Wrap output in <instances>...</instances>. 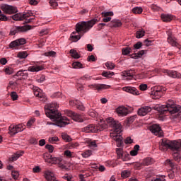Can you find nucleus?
<instances>
[{
  "label": "nucleus",
  "instance_id": "1",
  "mask_svg": "<svg viewBox=\"0 0 181 181\" xmlns=\"http://www.w3.org/2000/svg\"><path fill=\"white\" fill-rule=\"evenodd\" d=\"M45 115L50 119H53L55 122V125L62 128L70 124V120L66 117V116H62V114L59 112L57 108L59 105L56 103H49L45 106Z\"/></svg>",
  "mask_w": 181,
  "mask_h": 181
},
{
  "label": "nucleus",
  "instance_id": "2",
  "mask_svg": "<svg viewBox=\"0 0 181 181\" xmlns=\"http://www.w3.org/2000/svg\"><path fill=\"white\" fill-rule=\"evenodd\" d=\"M97 22H98L97 18H93L88 21L78 22L76 25V31L73 32L71 34L70 38L71 39L72 42H78V40L81 39L82 36H84L85 33H87V32H90V30H91L93 26H94Z\"/></svg>",
  "mask_w": 181,
  "mask_h": 181
},
{
  "label": "nucleus",
  "instance_id": "3",
  "mask_svg": "<svg viewBox=\"0 0 181 181\" xmlns=\"http://www.w3.org/2000/svg\"><path fill=\"white\" fill-rule=\"evenodd\" d=\"M161 151H168L170 149L173 153V156L176 162H180L181 153V140L170 141L168 139H161V144L160 145Z\"/></svg>",
  "mask_w": 181,
  "mask_h": 181
},
{
  "label": "nucleus",
  "instance_id": "4",
  "mask_svg": "<svg viewBox=\"0 0 181 181\" xmlns=\"http://www.w3.org/2000/svg\"><path fill=\"white\" fill-rule=\"evenodd\" d=\"M107 124L109 127L112 128V132L110 133L111 138H113L115 141L117 142V146L118 148H121L123 146L124 141H122V136H121V130L122 126L119 122L114 120L112 117H109L106 119Z\"/></svg>",
  "mask_w": 181,
  "mask_h": 181
},
{
  "label": "nucleus",
  "instance_id": "5",
  "mask_svg": "<svg viewBox=\"0 0 181 181\" xmlns=\"http://www.w3.org/2000/svg\"><path fill=\"white\" fill-rule=\"evenodd\" d=\"M160 114H168L169 112L170 114H177V116L181 118V107L180 106H176L173 104H165L162 105L159 110H158Z\"/></svg>",
  "mask_w": 181,
  "mask_h": 181
},
{
  "label": "nucleus",
  "instance_id": "6",
  "mask_svg": "<svg viewBox=\"0 0 181 181\" xmlns=\"http://www.w3.org/2000/svg\"><path fill=\"white\" fill-rule=\"evenodd\" d=\"M166 88L162 86H156L151 91V97L153 100H158L163 94H165Z\"/></svg>",
  "mask_w": 181,
  "mask_h": 181
},
{
  "label": "nucleus",
  "instance_id": "7",
  "mask_svg": "<svg viewBox=\"0 0 181 181\" xmlns=\"http://www.w3.org/2000/svg\"><path fill=\"white\" fill-rule=\"evenodd\" d=\"M30 29H32V25H29L23 26H16L11 30L10 34L11 35V36H13V35H16V33H23V32H28V30H30Z\"/></svg>",
  "mask_w": 181,
  "mask_h": 181
},
{
  "label": "nucleus",
  "instance_id": "8",
  "mask_svg": "<svg viewBox=\"0 0 181 181\" xmlns=\"http://www.w3.org/2000/svg\"><path fill=\"white\" fill-rule=\"evenodd\" d=\"M25 129V125L20 124H11L8 128V134L10 135H16L18 132H22Z\"/></svg>",
  "mask_w": 181,
  "mask_h": 181
},
{
  "label": "nucleus",
  "instance_id": "9",
  "mask_svg": "<svg viewBox=\"0 0 181 181\" xmlns=\"http://www.w3.org/2000/svg\"><path fill=\"white\" fill-rule=\"evenodd\" d=\"M1 9L4 13H7L8 15H12V13H16L18 12L16 7L8 4H3L1 6Z\"/></svg>",
  "mask_w": 181,
  "mask_h": 181
},
{
  "label": "nucleus",
  "instance_id": "10",
  "mask_svg": "<svg viewBox=\"0 0 181 181\" xmlns=\"http://www.w3.org/2000/svg\"><path fill=\"white\" fill-rule=\"evenodd\" d=\"M149 129L152 134L156 135L157 136H163V132L162 131V129L160 128V126L158 124H154L150 126Z\"/></svg>",
  "mask_w": 181,
  "mask_h": 181
},
{
  "label": "nucleus",
  "instance_id": "11",
  "mask_svg": "<svg viewBox=\"0 0 181 181\" xmlns=\"http://www.w3.org/2000/svg\"><path fill=\"white\" fill-rule=\"evenodd\" d=\"M25 43H26V40L25 38H19L18 40H16L11 42L9 44V47H11V49H18L19 46H22Z\"/></svg>",
  "mask_w": 181,
  "mask_h": 181
},
{
  "label": "nucleus",
  "instance_id": "12",
  "mask_svg": "<svg viewBox=\"0 0 181 181\" xmlns=\"http://www.w3.org/2000/svg\"><path fill=\"white\" fill-rule=\"evenodd\" d=\"M116 153L119 159H122L124 162L128 160L129 158V154L124 153V150L122 149V148H116Z\"/></svg>",
  "mask_w": 181,
  "mask_h": 181
},
{
  "label": "nucleus",
  "instance_id": "13",
  "mask_svg": "<svg viewBox=\"0 0 181 181\" xmlns=\"http://www.w3.org/2000/svg\"><path fill=\"white\" fill-rule=\"evenodd\" d=\"M25 19L26 23H32L35 19V16L32 11H28L23 13V20Z\"/></svg>",
  "mask_w": 181,
  "mask_h": 181
},
{
  "label": "nucleus",
  "instance_id": "14",
  "mask_svg": "<svg viewBox=\"0 0 181 181\" xmlns=\"http://www.w3.org/2000/svg\"><path fill=\"white\" fill-rule=\"evenodd\" d=\"M41 62H36L33 66H29L28 69V71L32 73H37L38 71H42L45 67L42 65H40Z\"/></svg>",
  "mask_w": 181,
  "mask_h": 181
},
{
  "label": "nucleus",
  "instance_id": "15",
  "mask_svg": "<svg viewBox=\"0 0 181 181\" xmlns=\"http://www.w3.org/2000/svg\"><path fill=\"white\" fill-rule=\"evenodd\" d=\"M167 35L168 36V42L170 43V45L173 46H175L176 47H179V44L176 42V39L173 37V34L172 33L171 30H168L167 31Z\"/></svg>",
  "mask_w": 181,
  "mask_h": 181
},
{
  "label": "nucleus",
  "instance_id": "16",
  "mask_svg": "<svg viewBox=\"0 0 181 181\" xmlns=\"http://www.w3.org/2000/svg\"><path fill=\"white\" fill-rule=\"evenodd\" d=\"M69 105L71 107H76L78 110H80L81 111H84L85 107L83 105V103L80 102L78 100H71L69 101Z\"/></svg>",
  "mask_w": 181,
  "mask_h": 181
},
{
  "label": "nucleus",
  "instance_id": "17",
  "mask_svg": "<svg viewBox=\"0 0 181 181\" xmlns=\"http://www.w3.org/2000/svg\"><path fill=\"white\" fill-rule=\"evenodd\" d=\"M123 91L132 94L133 95H139V90L135 87L132 86H125L122 88Z\"/></svg>",
  "mask_w": 181,
  "mask_h": 181
},
{
  "label": "nucleus",
  "instance_id": "18",
  "mask_svg": "<svg viewBox=\"0 0 181 181\" xmlns=\"http://www.w3.org/2000/svg\"><path fill=\"white\" fill-rule=\"evenodd\" d=\"M98 127H97L95 124H92L83 127L82 129V132H86V134H90V132H98Z\"/></svg>",
  "mask_w": 181,
  "mask_h": 181
},
{
  "label": "nucleus",
  "instance_id": "19",
  "mask_svg": "<svg viewBox=\"0 0 181 181\" xmlns=\"http://www.w3.org/2000/svg\"><path fill=\"white\" fill-rule=\"evenodd\" d=\"M152 111V107L149 106H144L139 109L137 113L140 117H145L148 112Z\"/></svg>",
  "mask_w": 181,
  "mask_h": 181
},
{
  "label": "nucleus",
  "instance_id": "20",
  "mask_svg": "<svg viewBox=\"0 0 181 181\" xmlns=\"http://www.w3.org/2000/svg\"><path fill=\"white\" fill-rule=\"evenodd\" d=\"M68 115H69V117H72L74 121H76V122H83L84 121L83 116L73 111H69Z\"/></svg>",
  "mask_w": 181,
  "mask_h": 181
},
{
  "label": "nucleus",
  "instance_id": "21",
  "mask_svg": "<svg viewBox=\"0 0 181 181\" xmlns=\"http://www.w3.org/2000/svg\"><path fill=\"white\" fill-rule=\"evenodd\" d=\"M34 95L35 97H38L41 101H46V94L42 89L37 88L36 90H34Z\"/></svg>",
  "mask_w": 181,
  "mask_h": 181
},
{
  "label": "nucleus",
  "instance_id": "22",
  "mask_svg": "<svg viewBox=\"0 0 181 181\" xmlns=\"http://www.w3.org/2000/svg\"><path fill=\"white\" fill-rule=\"evenodd\" d=\"M89 88H95L96 90H107V88H110V86L105 84H92L88 85Z\"/></svg>",
  "mask_w": 181,
  "mask_h": 181
},
{
  "label": "nucleus",
  "instance_id": "23",
  "mask_svg": "<svg viewBox=\"0 0 181 181\" xmlns=\"http://www.w3.org/2000/svg\"><path fill=\"white\" fill-rule=\"evenodd\" d=\"M116 112H117L118 115H120L121 117H125V115H128V110L124 106L118 107L116 109Z\"/></svg>",
  "mask_w": 181,
  "mask_h": 181
},
{
  "label": "nucleus",
  "instance_id": "24",
  "mask_svg": "<svg viewBox=\"0 0 181 181\" xmlns=\"http://www.w3.org/2000/svg\"><path fill=\"white\" fill-rule=\"evenodd\" d=\"M124 77H126V80L129 81L134 78V76H135V71L129 70V71H124L122 72Z\"/></svg>",
  "mask_w": 181,
  "mask_h": 181
},
{
  "label": "nucleus",
  "instance_id": "25",
  "mask_svg": "<svg viewBox=\"0 0 181 181\" xmlns=\"http://www.w3.org/2000/svg\"><path fill=\"white\" fill-rule=\"evenodd\" d=\"M29 74H28V70H19L17 73L13 76V77H22L24 80L28 78Z\"/></svg>",
  "mask_w": 181,
  "mask_h": 181
},
{
  "label": "nucleus",
  "instance_id": "26",
  "mask_svg": "<svg viewBox=\"0 0 181 181\" xmlns=\"http://www.w3.org/2000/svg\"><path fill=\"white\" fill-rule=\"evenodd\" d=\"M45 177L47 181H58L56 180V177L54 176V173L52 171L47 170L45 172Z\"/></svg>",
  "mask_w": 181,
  "mask_h": 181
},
{
  "label": "nucleus",
  "instance_id": "27",
  "mask_svg": "<svg viewBox=\"0 0 181 181\" xmlns=\"http://www.w3.org/2000/svg\"><path fill=\"white\" fill-rule=\"evenodd\" d=\"M102 15L104 16L103 18V22H111V17L110 16H114V13L112 11L103 12Z\"/></svg>",
  "mask_w": 181,
  "mask_h": 181
},
{
  "label": "nucleus",
  "instance_id": "28",
  "mask_svg": "<svg viewBox=\"0 0 181 181\" xmlns=\"http://www.w3.org/2000/svg\"><path fill=\"white\" fill-rule=\"evenodd\" d=\"M109 28H121L122 26V22L117 19H113L109 24Z\"/></svg>",
  "mask_w": 181,
  "mask_h": 181
},
{
  "label": "nucleus",
  "instance_id": "29",
  "mask_svg": "<svg viewBox=\"0 0 181 181\" xmlns=\"http://www.w3.org/2000/svg\"><path fill=\"white\" fill-rule=\"evenodd\" d=\"M48 158L50 163H53L54 165H60V163H62V160H63V158L60 157H52L51 155H49Z\"/></svg>",
  "mask_w": 181,
  "mask_h": 181
},
{
  "label": "nucleus",
  "instance_id": "30",
  "mask_svg": "<svg viewBox=\"0 0 181 181\" xmlns=\"http://www.w3.org/2000/svg\"><path fill=\"white\" fill-rule=\"evenodd\" d=\"M166 73L169 77H172L173 78H181V74L176 71L167 70Z\"/></svg>",
  "mask_w": 181,
  "mask_h": 181
},
{
  "label": "nucleus",
  "instance_id": "31",
  "mask_svg": "<svg viewBox=\"0 0 181 181\" xmlns=\"http://www.w3.org/2000/svg\"><path fill=\"white\" fill-rule=\"evenodd\" d=\"M168 163L170 166L173 173H177V172H179L180 170L179 165H177V164H175L172 160H169Z\"/></svg>",
  "mask_w": 181,
  "mask_h": 181
},
{
  "label": "nucleus",
  "instance_id": "32",
  "mask_svg": "<svg viewBox=\"0 0 181 181\" xmlns=\"http://www.w3.org/2000/svg\"><path fill=\"white\" fill-rule=\"evenodd\" d=\"M146 53V50H141L137 53H134L133 54H130V57L132 59H140L142 56H144Z\"/></svg>",
  "mask_w": 181,
  "mask_h": 181
},
{
  "label": "nucleus",
  "instance_id": "33",
  "mask_svg": "<svg viewBox=\"0 0 181 181\" xmlns=\"http://www.w3.org/2000/svg\"><path fill=\"white\" fill-rule=\"evenodd\" d=\"M161 19L163 22H170L173 20V16L170 14H161Z\"/></svg>",
  "mask_w": 181,
  "mask_h": 181
},
{
  "label": "nucleus",
  "instance_id": "34",
  "mask_svg": "<svg viewBox=\"0 0 181 181\" xmlns=\"http://www.w3.org/2000/svg\"><path fill=\"white\" fill-rule=\"evenodd\" d=\"M132 51V48L130 47H126L122 49V53L124 56H128V54H129Z\"/></svg>",
  "mask_w": 181,
  "mask_h": 181
},
{
  "label": "nucleus",
  "instance_id": "35",
  "mask_svg": "<svg viewBox=\"0 0 181 181\" xmlns=\"http://www.w3.org/2000/svg\"><path fill=\"white\" fill-rule=\"evenodd\" d=\"M12 19H13V21H23V15L21 13H16L12 16Z\"/></svg>",
  "mask_w": 181,
  "mask_h": 181
},
{
  "label": "nucleus",
  "instance_id": "36",
  "mask_svg": "<svg viewBox=\"0 0 181 181\" xmlns=\"http://www.w3.org/2000/svg\"><path fill=\"white\" fill-rule=\"evenodd\" d=\"M145 36V30L144 29H139L136 33V37L137 39H141V37H144Z\"/></svg>",
  "mask_w": 181,
  "mask_h": 181
},
{
  "label": "nucleus",
  "instance_id": "37",
  "mask_svg": "<svg viewBox=\"0 0 181 181\" xmlns=\"http://www.w3.org/2000/svg\"><path fill=\"white\" fill-rule=\"evenodd\" d=\"M133 13L141 15L144 12V9L141 7H134L132 9Z\"/></svg>",
  "mask_w": 181,
  "mask_h": 181
},
{
  "label": "nucleus",
  "instance_id": "38",
  "mask_svg": "<svg viewBox=\"0 0 181 181\" xmlns=\"http://www.w3.org/2000/svg\"><path fill=\"white\" fill-rule=\"evenodd\" d=\"M141 47H142V42H138L137 43L134 45L133 48H132V49L135 53V52H136V50L139 49Z\"/></svg>",
  "mask_w": 181,
  "mask_h": 181
},
{
  "label": "nucleus",
  "instance_id": "39",
  "mask_svg": "<svg viewBox=\"0 0 181 181\" xmlns=\"http://www.w3.org/2000/svg\"><path fill=\"white\" fill-rule=\"evenodd\" d=\"M70 54H71V57H73L74 59H80V54H78V53H77V51H76L74 49H71Z\"/></svg>",
  "mask_w": 181,
  "mask_h": 181
},
{
  "label": "nucleus",
  "instance_id": "40",
  "mask_svg": "<svg viewBox=\"0 0 181 181\" xmlns=\"http://www.w3.org/2000/svg\"><path fill=\"white\" fill-rule=\"evenodd\" d=\"M121 176L123 179H127V177H129V176H131V171L124 170L122 172Z\"/></svg>",
  "mask_w": 181,
  "mask_h": 181
},
{
  "label": "nucleus",
  "instance_id": "41",
  "mask_svg": "<svg viewBox=\"0 0 181 181\" xmlns=\"http://www.w3.org/2000/svg\"><path fill=\"white\" fill-rule=\"evenodd\" d=\"M88 115H90V117H92V118H97V117H98V113L97 112V111L93 109L88 111Z\"/></svg>",
  "mask_w": 181,
  "mask_h": 181
},
{
  "label": "nucleus",
  "instance_id": "42",
  "mask_svg": "<svg viewBox=\"0 0 181 181\" xmlns=\"http://www.w3.org/2000/svg\"><path fill=\"white\" fill-rule=\"evenodd\" d=\"M82 156L83 158H90V156H91V155H93V151H91V150H88L84 151L83 153H82Z\"/></svg>",
  "mask_w": 181,
  "mask_h": 181
},
{
  "label": "nucleus",
  "instance_id": "43",
  "mask_svg": "<svg viewBox=\"0 0 181 181\" xmlns=\"http://www.w3.org/2000/svg\"><path fill=\"white\" fill-rule=\"evenodd\" d=\"M4 71L6 73V74L11 76V74L13 73V69L12 67L7 66L4 69Z\"/></svg>",
  "mask_w": 181,
  "mask_h": 181
},
{
  "label": "nucleus",
  "instance_id": "44",
  "mask_svg": "<svg viewBox=\"0 0 181 181\" xmlns=\"http://www.w3.org/2000/svg\"><path fill=\"white\" fill-rule=\"evenodd\" d=\"M17 56L18 57H19V59H26L28 57V52H18Z\"/></svg>",
  "mask_w": 181,
  "mask_h": 181
},
{
  "label": "nucleus",
  "instance_id": "45",
  "mask_svg": "<svg viewBox=\"0 0 181 181\" xmlns=\"http://www.w3.org/2000/svg\"><path fill=\"white\" fill-rule=\"evenodd\" d=\"M73 69H83V64L78 62H75L72 64Z\"/></svg>",
  "mask_w": 181,
  "mask_h": 181
},
{
  "label": "nucleus",
  "instance_id": "46",
  "mask_svg": "<svg viewBox=\"0 0 181 181\" xmlns=\"http://www.w3.org/2000/svg\"><path fill=\"white\" fill-rule=\"evenodd\" d=\"M105 66H106L107 69H108V70H112L115 67V64H114V63H112L111 62H107L105 64Z\"/></svg>",
  "mask_w": 181,
  "mask_h": 181
},
{
  "label": "nucleus",
  "instance_id": "47",
  "mask_svg": "<svg viewBox=\"0 0 181 181\" xmlns=\"http://www.w3.org/2000/svg\"><path fill=\"white\" fill-rule=\"evenodd\" d=\"M89 146L91 149H94V148H97V146H98L97 141H95V140L90 141H89Z\"/></svg>",
  "mask_w": 181,
  "mask_h": 181
},
{
  "label": "nucleus",
  "instance_id": "48",
  "mask_svg": "<svg viewBox=\"0 0 181 181\" xmlns=\"http://www.w3.org/2000/svg\"><path fill=\"white\" fill-rule=\"evenodd\" d=\"M102 76L103 77H112V76H114V72H111V71H103L102 73Z\"/></svg>",
  "mask_w": 181,
  "mask_h": 181
},
{
  "label": "nucleus",
  "instance_id": "49",
  "mask_svg": "<svg viewBox=\"0 0 181 181\" xmlns=\"http://www.w3.org/2000/svg\"><path fill=\"white\" fill-rule=\"evenodd\" d=\"M48 141L49 144H56V142L59 141V137L57 136L49 137Z\"/></svg>",
  "mask_w": 181,
  "mask_h": 181
},
{
  "label": "nucleus",
  "instance_id": "50",
  "mask_svg": "<svg viewBox=\"0 0 181 181\" xmlns=\"http://www.w3.org/2000/svg\"><path fill=\"white\" fill-rule=\"evenodd\" d=\"M78 143L77 142H71L69 144V149H73L74 148H78Z\"/></svg>",
  "mask_w": 181,
  "mask_h": 181
},
{
  "label": "nucleus",
  "instance_id": "51",
  "mask_svg": "<svg viewBox=\"0 0 181 181\" xmlns=\"http://www.w3.org/2000/svg\"><path fill=\"white\" fill-rule=\"evenodd\" d=\"M144 165L146 166H149V165H152V159L151 158H147L144 160Z\"/></svg>",
  "mask_w": 181,
  "mask_h": 181
},
{
  "label": "nucleus",
  "instance_id": "52",
  "mask_svg": "<svg viewBox=\"0 0 181 181\" xmlns=\"http://www.w3.org/2000/svg\"><path fill=\"white\" fill-rule=\"evenodd\" d=\"M136 119V115L131 116L130 117L127 118V124H131L135 119Z\"/></svg>",
  "mask_w": 181,
  "mask_h": 181
},
{
  "label": "nucleus",
  "instance_id": "53",
  "mask_svg": "<svg viewBox=\"0 0 181 181\" xmlns=\"http://www.w3.org/2000/svg\"><path fill=\"white\" fill-rule=\"evenodd\" d=\"M11 175L13 179H14L15 180H18V177H19V172L15 170L12 171Z\"/></svg>",
  "mask_w": 181,
  "mask_h": 181
},
{
  "label": "nucleus",
  "instance_id": "54",
  "mask_svg": "<svg viewBox=\"0 0 181 181\" xmlns=\"http://www.w3.org/2000/svg\"><path fill=\"white\" fill-rule=\"evenodd\" d=\"M45 56H47V57H54L56 56V52L54 51H49L45 53Z\"/></svg>",
  "mask_w": 181,
  "mask_h": 181
},
{
  "label": "nucleus",
  "instance_id": "55",
  "mask_svg": "<svg viewBox=\"0 0 181 181\" xmlns=\"http://www.w3.org/2000/svg\"><path fill=\"white\" fill-rule=\"evenodd\" d=\"M10 95L13 101H16L18 98V93H16V92H11Z\"/></svg>",
  "mask_w": 181,
  "mask_h": 181
},
{
  "label": "nucleus",
  "instance_id": "56",
  "mask_svg": "<svg viewBox=\"0 0 181 181\" xmlns=\"http://www.w3.org/2000/svg\"><path fill=\"white\" fill-rule=\"evenodd\" d=\"M0 21L2 22H6V21H8V17L2 14V11L1 10H0Z\"/></svg>",
  "mask_w": 181,
  "mask_h": 181
},
{
  "label": "nucleus",
  "instance_id": "57",
  "mask_svg": "<svg viewBox=\"0 0 181 181\" xmlns=\"http://www.w3.org/2000/svg\"><path fill=\"white\" fill-rule=\"evenodd\" d=\"M49 5L54 8L59 6V4L56 2V0H49Z\"/></svg>",
  "mask_w": 181,
  "mask_h": 181
},
{
  "label": "nucleus",
  "instance_id": "58",
  "mask_svg": "<svg viewBox=\"0 0 181 181\" xmlns=\"http://www.w3.org/2000/svg\"><path fill=\"white\" fill-rule=\"evenodd\" d=\"M145 46H151V45H153V40H151L149 39H146L144 42Z\"/></svg>",
  "mask_w": 181,
  "mask_h": 181
},
{
  "label": "nucleus",
  "instance_id": "59",
  "mask_svg": "<svg viewBox=\"0 0 181 181\" xmlns=\"http://www.w3.org/2000/svg\"><path fill=\"white\" fill-rule=\"evenodd\" d=\"M45 148L48 149L50 153H53V151H54V148L53 147L52 145H50V144L45 145Z\"/></svg>",
  "mask_w": 181,
  "mask_h": 181
},
{
  "label": "nucleus",
  "instance_id": "60",
  "mask_svg": "<svg viewBox=\"0 0 181 181\" xmlns=\"http://www.w3.org/2000/svg\"><path fill=\"white\" fill-rule=\"evenodd\" d=\"M62 139L66 142H70L71 141V137L67 134H62Z\"/></svg>",
  "mask_w": 181,
  "mask_h": 181
},
{
  "label": "nucleus",
  "instance_id": "61",
  "mask_svg": "<svg viewBox=\"0 0 181 181\" xmlns=\"http://www.w3.org/2000/svg\"><path fill=\"white\" fill-rule=\"evenodd\" d=\"M64 155L66 156V158H73V154L71 153V151L69 150H66L64 151Z\"/></svg>",
  "mask_w": 181,
  "mask_h": 181
},
{
  "label": "nucleus",
  "instance_id": "62",
  "mask_svg": "<svg viewBox=\"0 0 181 181\" xmlns=\"http://www.w3.org/2000/svg\"><path fill=\"white\" fill-rule=\"evenodd\" d=\"M139 87V90L141 91H146V90H148V85L146 84H141Z\"/></svg>",
  "mask_w": 181,
  "mask_h": 181
},
{
  "label": "nucleus",
  "instance_id": "63",
  "mask_svg": "<svg viewBox=\"0 0 181 181\" xmlns=\"http://www.w3.org/2000/svg\"><path fill=\"white\" fill-rule=\"evenodd\" d=\"M141 168H142V163H134V169H136L137 170H140Z\"/></svg>",
  "mask_w": 181,
  "mask_h": 181
},
{
  "label": "nucleus",
  "instance_id": "64",
  "mask_svg": "<svg viewBox=\"0 0 181 181\" xmlns=\"http://www.w3.org/2000/svg\"><path fill=\"white\" fill-rule=\"evenodd\" d=\"M21 157L19 154H13L11 158V160L14 162L15 160H18V159Z\"/></svg>",
  "mask_w": 181,
  "mask_h": 181
}]
</instances>
